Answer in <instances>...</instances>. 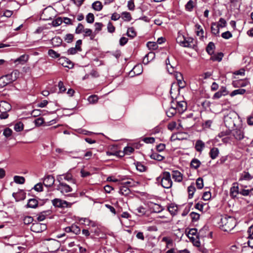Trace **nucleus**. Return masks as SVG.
Masks as SVG:
<instances>
[{"mask_svg":"<svg viewBox=\"0 0 253 253\" xmlns=\"http://www.w3.org/2000/svg\"><path fill=\"white\" fill-rule=\"evenodd\" d=\"M217 25H215L216 27H219L220 28H223L225 27L226 25V22L225 20L222 18H220L218 22L216 23Z\"/></svg>","mask_w":253,"mask_h":253,"instance_id":"ea45409f","label":"nucleus"},{"mask_svg":"<svg viewBox=\"0 0 253 253\" xmlns=\"http://www.w3.org/2000/svg\"><path fill=\"white\" fill-rule=\"evenodd\" d=\"M214 48V44L212 42H210L206 48V50L209 54L211 55L213 53Z\"/></svg>","mask_w":253,"mask_h":253,"instance_id":"bb28decb","label":"nucleus"},{"mask_svg":"<svg viewBox=\"0 0 253 253\" xmlns=\"http://www.w3.org/2000/svg\"><path fill=\"white\" fill-rule=\"evenodd\" d=\"M185 37L182 35H179L176 38V41L178 43H179L180 45H181L182 43L183 42V41L185 40Z\"/></svg>","mask_w":253,"mask_h":253,"instance_id":"774afa93","label":"nucleus"},{"mask_svg":"<svg viewBox=\"0 0 253 253\" xmlns=\"http://www.w3.org/2000/svg\"><path fill=\"white\" fill-rule=\"evenodd\" d=\"M143 72V67L142 65L138 64L135 65L133 69L130 72V74L133 73L136 75H140Z\"/></svg>","mask_w":253,"mask_h":253,"instance_id":"2eb2a0df","label":"nucleus"},{"mask_svg":"<svg viewBox=\"0 0 253 253\" xmlns=\"http://www.w3.org/2000/svg\"><path fill=\"white\" fill-rule=\"evenodd\" d=\"M201 164V163L199 160L194 158L191 161L190 166L192 168L196 169L200 166Z\"/></svg>","mask_w":253,"mask_h":253,"instance_id":"5701e85b","label":"nucleus"},{"mask_svg":"<svg viewBox=\"0 0 253 253\" xmlns=\"http://www.w3.org/2000/svg\"><path fill=\"white\" fill-rule=\"evenodd\" d=\"M13 179L15 183L20 184H24L25 181V179L24 177L18 175L14 176Z\"/></svg>","mask_w":253,"mask_h":253,"instance_id":"a878e982","label":"nucleus"},{"mask_svg":"<svg viewBox=\"0 0 253 253\" xmlns=\"http://www.w3.org/2000/svg\"><path fill=\"white\" fill-rule=\"evenodd\" d=\"M206 230V229H205L204 228H203V229H201L199 233H198V235H197V236H196V238H195L194 237H190L189 236V238H190L193 243V245L196 247H199L200 246V241H199V237L200 236H204V232L205 231V230Z\"/></svg>","mask_w":253,"mask_h":253,"instance_id":"9d476101","label":"nucleus"},{"mask_svg":"<svg viewBox=\"0 0 253 253\" xmlns=\"http://www.w3.org/2000/svg\"><path fill=\"white\" fill-rule=\"evenodd\" d=\"M168 210L171 215H175L177 212V208L176 206L171 205L168 207Z\"/></svg>","mask_w":253,"mask_h":253,"instance_id":"c03bdc74","label":"nucleus"},{"mask_svg":"<svg viewBox=\"0 0 253 253\" xmlns=\"http://www.w3.org/2000/svg\"><path fill=\"white\" fill-rule=\"evenodd\" d=\"M161 180V185L165 188L169 189L171 187L172 181L171 179V175L169 172H163L161 177L157 178V181Z\"/></svg>","mask_w":253,"mask_h":253,"instance_id":"7ed1b4c3","label":"nucleus"},{"mask_svg":"<svg viewBox=\"0 0 253 253\" xmlns=\"http://www.w3.org/2000/svg\"><path fill=\"white\" fill-rule=\"evenodd\" d=\"M29 56L28 55L23 54L17 58L14 61V63H18L20 64H24L28 60Z\"/></svg>","mask_w":253,"mask_h":253,"instance_id":"dca6fc26","label":"nucleus"},{"mask_svg":"<svg viewBox=\"0 0 253 253\" xmlns=\"http://www.w3.org/2000/svg\"><path fill=\"white\" fill-rule=\"evenodd\" d=\"M134 148L131 147H129V146L126 147L124 149V152H123V156H124L125 154L129 155L131 154L134 151Z\"/></svg>","mask_w":253,"mask_h":253,"instance_id":"f704fd0d","label":"nucleus"},{"mask_svg":"<svg viewBox=\"0 0 253 253\" xmlns=\"http://www.w3.org/2000/svg\"><path fill=\"white\" fill-rule=\"evenodd\" d=\"M53 9L51 7H48L43 9L42 14V17L45 20H51L53 17Z\"/></svg>","mask_w":253,"mask_h":253,"instance_id":"423d86ee","label":"nucleus"},{"mask_svg":"<svg viewBox=\"0 0 253 253\" xmlns=\"http://www.w3.org/2000/svg\"><path fill=\"white\" fill-rule=\"evenodd\" d=\"M211 198V194L210 192H205L203 195V199L205 201L210 199Z\"/></svg>","mask_w":253,"mask_h":253,"instance_id":"69168bd1","label":"nucleus"},{"mask_svg":"<svg viewBox=\"0 0 253 253\" xmlns=\"http://www.w3.org/2000/svg\"><path fill=\"white\" fill-rule=\"evenodd\" d=\"M24 128V125L22 123L19 122L17 123L14 127V130L17 132H20L22 131Z\"/></svg>","mask_w":253,"mask_h":253,"instance_id":"473e14b6","label":"nucleus"},{"mask_svg":"<svg viewBox=\"0 0 253 253\" xmlns=\"http://www.w3.org/2000/svg\"><path fill=\"white\" fill-rule=\"evenodd\" d=\"M107 30L108 32L112 33L115 30V27L113 25L111 22H109L107 25Z\"/></svg>","mask_w":253,"mask_h":253,"instance_id":"4d7b16f0","label":"nucleus"},{"mask_svg":"<svg viewBox=\"0 0 253 253\" xmlns=\"http://www.w3.org/2000/svg\"><path fill=\"white\" fill-rule=\"evenodd\" d=\"M12 132V130L11 129L6 128L4 130L3 134L6 137H8L11 135Z\"/></svg>","mask_w":253,"mask_h":253,"instance_id":"13d9d810","label":"nucleus"},{"mask_svg":"<svg viewBox=\"0 0 253 253\" xmlns=\"http://www.w3.org/2000/svg\"><path fill=\"white\" fill-rule=\"evenodd\" d=\"M53 205L58 208H67L69 205L71 206V204H69L66 201H63L60 199H54L52 201Z\"/></svg>","mask_w":253,"mask_h":253,"instance_id":"6e6552de","label":"nucleus"},{"mask_svg":"<svg viewBox=\"0 0 253 253\" xmlns=\"http://www.w3.org/2000/svg\"><path fill=\"white\" fill-rule=\"evenodd\" d=\"M86 20L88 23H92L94 20V15L91 13H89L86 16Z\"/></svg>","mask_w":253,"mask_h":253,"instance_id":"a19ab883","label":"nucleus"},{"mask_svg":"<svg viewBox=\"0 0 253 253\" xmlns=\"http://www.w3.org/2000/svg\"><path fill=\"white\" fill-rule=\"evenodd\" d=\"M71 228L72 229V232L75 233V234L77 235L80 233V229L77 225L73 224L72 226H71Z\"/></svg>","mask_w":253,"mask_h":253,"instance_id":"a18cd8bd","label":"nucleus"},{"mask_svg":"<svg viewBox=\"0 0 253 253\" xmlns=\"http://www.w3.org/2000/svg\"><path fill=\"white\" fill-rule=\"evenodd\" d=\"M177 111L174 105L172 103L169 109L167 111V116L169 117H172L173 116Z\"/></svg>","mask_w":253,"mask_h":253,"instance_id":"f3484780","label":"nucleus"},{"mask_svg":"<svg viewBox=\"0 0 253 253\" xmlns=\"http://www.w3.org/2000/svg\"><path fill=\"white\" fill-rule=\"evenodd\" d=\"M190 216L192 221H197L200 218V214L194 212H191L190 213Z\"/></svg>","mask_w":253,"mask_h":253,"instance_id":"37998d69","label":"nucleus"},{"mask_svg":"<svg viewBox=\"0 0 253 253\" xmlns=\"http://www.w3.org/2000/svg\"><path fill=\"white\" fill-rule=\"evenodd\" d=\"M62 41L60 38L55 37L52 39L51 43L54 46H58L61 44Z\"/></svg>","mask_w":253,"mask_h":253,"instance_id":"393cba45","label":"nucleus"},{"mask_svg":"<svg viewBox=\"0 0 253 253\" xmlns=\"http://www.w3.org/2000/svg\"><path fill=\"white\" fill-rule=\"evenodd\" d=\"M38 202L35 199H31L29 200L27 207L28 208H35L38 206Z\"/></svg>","mask_w":253,"mask_h":253,"instance_id":"412c9836","label":"nucleus"},{"mask_svg":"<svg viewBox=\"0 0 253 253\" xmlns=\"http://www.w3.org/2000/svg\"><path fill=\"white\" fill-rule=\"evenodd\" d=\"M237 114L235 111H231L226 117H229L231 120H236Z\"/></svg>","mask_w":253,"mask_h":253,"instance_id":"052dcab7","label":"nucleus"},{"mask_svg":"<svg viewBox=\"0 0 253 253\" xmlns=\"http://www.w3.org/2000/svg\"><path fill=\"white\" fill-rule=\"evenodd\" d=\"M224 122L226 126L229 129H234L236 127V120H231L229 117H225Z\"/></svg>","mask_w":253,"mask_h":253,"instance_id":"f8f14e48","label":"nucleus"},{"mask_svg":"<svg viewBox=\"0 0 253 253\" xmlns=\"http://www.w3.org/2000/svg\"><path fill=\"white\" fill-rule=\"evenodd\" d=\"M24 223L25 224H29L33 221V218L31 216H26L24 218Z\"/></svg>","mask_w":253,"mask_h":253,"instance_id":"680f3d73","label":"nucleus"},{"mask_svg":"<svg viewBox=\"0 0 253 253\" xmlns=\"http://www.w3.org/2000/svg\"><path fill=\"white\" fill-rule=\"evenodd\" d=\"M227 135V132L222 131V132H220L218 134V137H219V138L223 137L222 139L223 141L224 142H227L228 140V138L227 137H224V136H226Z\"/></svg>","mask_w":253,"mask_h":253,"instance_id":"3c124183","label":"nucleus"},{"mask_svg":"<svg viewBox=\"0 0 253 253\" xmlns=\"http://www.w3.org/2000/svg\"><path fill=\"white\" fill-rule=\"evenodd\" d=\"M127 35L129 37L134 38L136 36V33L133 27H131L127 29Z\"/></svg>","mask_w":253,"mask_h":253,"instance_id":"4c0bfd02","label":"nucleus"},{"mask_svg":"<svg viewBox=\"0 0 253 253\" xmlns=\"http://www.w3.org/2000/svg\"><path fill=\"white\" fill-rule=\"evenodd\" d=\"M55 181L54 177L51 175H48L43 179V184L46 187H51Z\"/></svg>","mask_w":253,"mask_h":253,"instance_id":"9b49d317","label":"nucleus"},{"mask_svg":"<svg viewBox=\"0 0 253 253\" xmlns=\"http://www.w3.org/2000/svg\"><path fill=\"white\" fill-rule=\"evenodd\" d=\"M172 176L173 179L177 182H181L182 180L183 176L180 172L178 170H174L172 171Z\"/></svg>","mask_w":253,"mask_h":253,"instance_id":"4468645a","label":"nucleus"},{"mask_svg":"<svg viewBox=\"0 0 253 253\" xmlns=\"http://www.w3.org/2000/svg\"><path fill=\"white\" fill-rule=\"evenodd\" d=\"M62 176L64 177V179L65 180L67 181H71L74 184L76 183V180L73 178V176L71 173H67L65 174L62 175Z\"/></svg>","mask_w":253,"mask_h":253,"instance_id":"72a5a7b5","label":"nucleus"},{"mask_svg":"<svg viewBox=\"0 0 253 253\" xmlns=\"http://www.w3.org/2000/svg\"><path fill=\"white\" fill-rule=\"evenodd\" d=\"M222 229L224 231L231 232L237 225V221L232 217H223L220 220Z\"/></svg>","mask_w":253,"mask_h":253,"instance_id":"f257e3e1","label":"nucleus"},{"mask_svg":"<svg viewBox=\"0 0 253 253\" xmlns=\"http://www.w3.org/2000/svg\"><path fill=\"white\" fill-rule=\"evenodd\" d=\"M31 228L32 231L39 233L42 232L46 229V225L44 224H41L36 222L33 223Z\"/></svg>","mask_w":253,"mask_h":253,"instance_id":"1a4fd4ad","label":"nucleus"},{"mask_svg":"<svg viewBox=\"0 0 253 253\" xmlns=\"http://www.w3.org/2000/svg\"><path fill=\"white\" fill-rule=\"evenodd\" d=\"M172 103L174 105L177 112L180 114L183 113L187 109V103L185 101H178L176 102V103L172 101Z\"/></svg>","mask_w":253,"mask_h":253,"instance_id":"0eeeda50","label":"nucleus"},{"mask_svg":"<svg viewBox=\"0 0 253 253\" xmlns=\"http://www.w3.org/2000/svg\"><path fill=\"white\" fill-rule=\"evenodd\" d=\"M92 8L96 11H100L102 8V3L99 1H96L93 2L92 3Z\"/></svg>","mask_w":253,"mask_h":253,"instance_id":"c85d7f7f","label":"nucleus"},{"mask_svg":"<svg viewBox=\"0 0 253 253\" xmlns=\"http://www.w3.org/2000/svg\"><path fill=\"white\" fill-rule=\"evenodd\" d=\"M193 42V39L190 38H185V40L182 43L181 45L183 47H190L192 46L191 43Z\"/></svg>","mask_w":253,"mask_h":253,"instance_id":"b1692460","label":"nucleus"},{"mask_svg":"<svg viewBox=\"0 0 253 253\" xmlns=\"http://www.w3.org/2000/svg\"><path fill=\"white\" fill-rule=\"evenodd\" d=\"M150 158L152 159L161 161L164 159V157L158 154L157 153H153L150 155Z\"/></svg>","mask_w":253,"mask_h":253,"instance_id":"cd10ccee","label":"nucleus"},{"mask_svg":"<svg viewBox=\"0 0 253 253\" xmlns=\"http://www.w3.org/2000/svg\"><path fill=\"white\" fill-rule=\"evenodd\" d=\"M215 25H217L216 23H212L211 26V30L213 34L217 35L219 33V31L220 27H218L217 28H216Z\"/></svg>","mask_w":253,"mask_h":253,"instance_id":"2f4dec72","label":"nucleus"},{"mask_svg":"<svg viewBox=\"0 0 253 253\" xmlns=\"http://www.w3.org/2000/svg\"><path fill=\"white\" fill-rule=\"evenodd\" d=\"M136 167L137 169L141 172L144 171L146 169V167L141 163H137Z\"/></svg>","mask_w":253,"mask_h":253,"instance_id":"0e129e2a","label":"nucleus"},{"mask_svg":"<svg viewBox=\"0 0 253 253\" xmlns=\"http://www.w3.org/2000/svg\"><path fill=\"white\" fill-rule=\"evenodd\" d=\"M154 55L155 54L154 52H149V53L146 54L144 57L143 60V63L145 65L147 64L149 62V57H151V59H152L154 57Z\"/></svg>","mask_w":253,"mask_h":253,"instance_id":"7c9ffc66","label":"nucleus"},{"mask_svg":"<svg viewBox=\"0 0 253 253\" xmlns=\"http://www.w3.org/2000/svg\"><path fill=\"white\" fill-rule=\"evenodd\" d=\"M127 7L130 10H134L135 5L133 0H130L128 1Z\"/></svg>","mask_w":253,"mask_h":253,"instance_id":"e2e57ef3","label":"nucleus"},{"mask_svg":"<svg viewBox=\"0 0 253 253\" xmlns=\"http://www.w3.org/2000/svg\"><path fill=\"white\" fill-rule=\"evenodd\" d=\"M63 22V19L61 17H58L52 21V25L54 27H57L60 25Z\"/></svg>","mask_w":253,"mask_h":253,"instance_id":"79ce46f5","label":"nucleus"},{"mask_svg":"<svg viewBox=\"0 0 253 253\" xmlns=\"http://www.w3.org/2000/svg\"><path fill=\"white\" fill-rule=\"evenodd\" d=\"M147 47L150 49L155 50L158 48V46L157 42H149L147 43Z\"/></svg>","mask_w":253,"mask_h":253,"instance_id":"58836bf2","label":"nucleus"},{"mask_svg":"<svg viewBox=\"0 0 253 253\" xmlns=\"http://www.w3.org/2000/svg\"><path fill=\"white\" fill-rule=\"evenodd\" d=\"M137 212L139 213L140 215H142L145 214L146 209L142 206L139 207L136 209Z\"/></svg>","mask_w":253,"mask_h":253,"instance_id":"5fc2aeb1","label":"nucleus"},{"mask_svg":"<svg viewBox=\"0 0 253 253\" xmlns=\"http://www.w3.org/2000/svg\"><path fill=\"white\" fill-rule=\"evenodd\" d=\"M119 192L122 195L127 196L130 193V191L126 186L122 185L120 187Z\"/></svg>","mask_w":253,"mask_h":253,"instance_id":"a211bd4d","label":"nucleus"},{"mask_svg":"<svg viewBox=\"0 0 253 253\" xmlns=\"http://www.w3.org/2000/svg\"><path fill=\"white\" fill-rule=\"evenodd\" d=\"M11 109V105L6 101H1L0 103V112H8Z\"/></svg>","mask_w":253,"mask_h":253,"instance_id":"ddd939ff","label":"nucleus"},{"mask_svg":"<svg viewBox=\"0 0 253 253\" xmlns=\"http://www.w3.org/2000/svg\"><path fill=\"white\" fill-rule=\"evenodd\" d=\"M73 38H74L73 35H72L71 34H68L65 36L64 40L68 43H70L73 41Z\"/></svg>","mask_w":253,"mask_h":253,"instance_id":"6e6d98bb","label":"nucleus"},{"mask_svg":"<svg viewBox=\"0 0 253 253\" xmlns=\"http://www.w3.org/2000/svg\"><path fill=\"white\" fill-rule=\"evenodd\" d=\"M221 37L225 39H228L232 37V34L229 31H226L221 34Z\"/></svg>","mask_w":253,"mask_h":253,"instance_id":"338daca9","label":"nucleus"},{"mask_svg":"<svg viewBox=\"0 0 253 253\" xmlns=\"http://www.w3.org/2000/svg\"><path fill=\"white\" fill-rule=\"evenodd\" d=\"M84 31V26L81 23H79L78 24L77 27L76 29V31H75L76 33L79 34L82 33Z\"/></svg>","mask_w":253,"mask_h":253,"instance_id":"603ef678","label":"nucleus"},{"mask_svg":"<svg viewBox=\"0 0 253 253\" xmlns=\"http://www.w3.org/2000/svg\"><path fill=\"white\" fill-rule=\"evenodd\" d=\"M103 26V25L102 23L99 22H96L94 24V27H95V32L96 33H98L99 31H100L102 30V28Z\"/></svg>","mask_w":253,"mask_h":253,"instance_id":"8fccbe9b","label":"nucleus"},{"mask_svg":"<svg viewBox=\"0 0 253 253\" xmlns=\"http://www.w3.org/2000/svg\"><path fill=\"white\" fill-rule=\"evenodd\" d=\"M19 75V72L15 70L11 74H7L0 78V86L3 87L8 84L15 81Z\"/></svg>","mask_w":253,"mask_h":253,"instance_id":"f03ea898","label":"nucleus"},{"mask_svg":"<svg viewBox=\"0 0 253 253\" xmlns=\"http://www.w3.org/2000/svg\"><path fill=\"white\" fill-rule=\"evenodd\" d=\"M196 189L194 184H191L188 187V192L189 194V198H192L195 192Z\"/></svg>","mask_w":253,"mask_h":253,"instance_id":"c756f323","label":"nucleus"},{"mask_svg":"<svg viewBox=\"0 0 253 253\" xmlns=\"http://www.w3.org/2000/svg\"><path fill=\"white\" fill-rule=\"evenodd\" d=\"M249 84V82L248 80L245 79H240L238 80V87H244Z\"/></svg>","mask_w":253,"mask_h":253,"instance_id":"e433bc0d","label":"nucleus"},{"mask_svg":"<svg viewBox=\"0 0 253 253\" xmlns=\"http://www.w3.org/2000/svg\"><path fill=\"white\" fill-rule=\"evenodd\" d=\"M219 150L217 148H212L210 152V156L212 159H215L218 155Z\"/></svg>","mask_w":253,"mask_h":253,"instance_id":"4be33fe9","label":"nucleus"},{"mask_svg":"<svg viewBox=\"0 0 253 253\" xmlns=\"http://www.w3.org/2000/svg\"><path fill=\"white\" fill-rule=\"evenodd\" d=\"M48 54L52 58H58L60 56V54L53 49H49L48 51Z\"/></svg>","mask_w":253,"mask_h":253,"instance_id":"de8ad7c7","label":"nucleus"},{"mask_svg":"<svg viewBox=\"0 0 253 253\" xmlns=\"http://www.w3.org/2000/svg\"><path fill=\"white\" fill-rule=\"evenodd\" d=\"M223 56V54L221 52H219L211 56V59L213 61H220Z\"/></svg>","mask_w":253,"mask_h":253,"instance_id":"c9c22d12","label":"nucleus"},{"mask_svg":"<svg viewBox=\"0 0 253 253\" xmlns=\"http://www.w3.org/2000/svg\"><path fill=\"white\" fill-rule=\"evenodd\" d=\"M57 180L58 181L59 183L57 185L56 189L60 191L61 193L65 194L72 191V188L69 185H67L65 183L61 182L62 179L61 177L57 178Z\"/></svg>","mask_w":253,"mask_h":253,"instance_id":"20e7f679","label":"nucleus"},{"mask_svg":"<svg viewBox=\"0 0 253 253\" xmlns=\"http://www.w3.org/2000/svg\"><path fill=\"white\" fill-rule=\"evenodd\" d=\"M253 191V188L250 190L241 189L240 192L238 191V194L240 193L243 196H247L250 195V192Z\"/></svg>","mask_w":253,"mask_h":253,"instance_id":"09e8293b","label":"nucleus"},{"mask_svg":"<svg viewBox=\"0 0 253 253\" xmlns=\"http://www.w3.org/2000/svg\"><path fill=\"white\" fill-rule=\"evenodd\" d=\"M195 149L198 152H201L205 147V143L201 140H198L195 144Z\"/></svg>","mask_w":253,"mask_h":253,"instance_id":"6ab92c4d","label":"nucleus"},{"mask_svg":"<svg viewBox=\"0 0 253 253\" xmlns=\"http://www.w3.org/2000/svg\"><path fill=\"white\" fill-rule=\"evenodd\" d=\"M230 195L233 199H235L237 196V186L236 183L233 184V186L230 189Z\"/></svg>","mask_w":253,"mask_h":253,"instance_id":"aec40b11","label":"nucleus"},{"mask_svg":"<svg viewBox=\"0 0 253 253\" xmlns=\"http://www.w3.org/2000/svg\"><path fill=\"white\" fill-rule=\"evenodd\" d=\"M34 122L36 126H39L43 124V123H44V120L42 118H39L36 119Z\"/></svg>","mask_w":253,"mask_h":253,"instance_id":"bf43d9fd","label":"nucleus"},{"mask_svg":"<svg viewBox=\"0 0 253 253\" xmlns=\"http://www.w3.org/2000/svg\"><path fill=\"white\" fill-rule=\"evenodd\" d=\"M197 187L198 189H202L204 187L203 180L202 178L199 177L196 180V182Z\"/></svg>","mask_w":253,"mask_h":253,"instance_id":"49530a36","label":"nucleus"},{"mask_svg":"<svg viewBox=\"0 0 253 253\" xmlns=\"http://www.w3.org/2000/svg\"><path fill=\"white\" fill-rule=\"evenodd\" d=\"M194 7V2L192 0H190L186 4L185 8L188 11H191Z\"/></svg>","mask_w":253,"mask_h":253,"instance_id":"864d4df0","label":"nucleus"},{"mask_svg":"<svg viewBox=\"0 0 253 253\" xmlns=\"http://www.w3.org/2000/svg\"><path fill=\"white\" fill-rule=\"evenodd\" d=\"M253 178V176L251 175L248 172L243 171L240 174V176L239 180L241 182L240 184L241 186L244 188H247V185L244 184V182L250 181Z\"/></svg>","mask_w":253,"mask_h":253,"instance_id":"39448f33","label":"nucleus"}]
</instances>
